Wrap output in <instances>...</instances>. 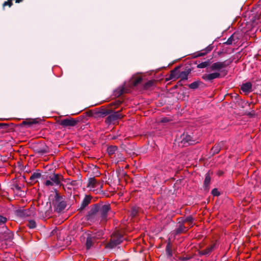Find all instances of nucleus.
<instances>
[{
	"label": "nucleus",
	"mask_w": 261,
	"mask_h": 261,
	"mask_svg": "<svg viewBox=\"0 0 261 261\" xmlns=\"http://www.w3.org/2000/svg\"><path fill=\"white\" fill-rule=\"evenodd\" d=\"M230 61L217 62L213 63L207 69L209 71H214L212 73H205L202 75V78L205 81H212L214 79L221 77L222 69L229 65ZM208 71V70H207Z\"/></svg>",
	"instance_id": "nucleus-1"
},
{
	"label": "nucleus",
	"mask_w": 261,
	"mask_h": 261,
	"mask_svg": "<svg viewBox=\"0 0 261 261\" xmlns=\"http://www.w3.org/2000/svg\"><path fill=\"white\" fill-rule=\"evenodd\" d=\"M103 187V181L97 180L94 177L90 178L87 185V187L90 191H92L96 193L101 191Z\"/></svg>",
	"instance_id": "nucleus-2"
},
{
	"label": "nucleus",
	"mask_w": 261,
	"mask_h": 261,
	"mask_svg": "<svg viewBox=\"0 0 261 261\" xmlns=\"http://www.w3.org/2000/svg\"><path fill=\"white\" fill-rule=\"evenodd\" d=\"M54 205L56 211L60 213L65 209L66 203L63 200L61 196L57 194L55 197Z\"/></svg>",
	"instance_id": "nucleus-3"
},
{
	"label": "nucleus",
	"mask_w": 261,
	"mask_h": 261,
	"mask_svg": "<svg viewBox=\"0 0 261 261\" xmlns=\"http://www.w3.org/2000/svg\"><path fill=\"white\" fill-rule=\"evenodd\" d=\"M83 237L86 239V247L87 249H89L96 241V236L91 232L88 231L83 233Z\"/></svg>",
	"instance_id": "nucleus-4"
},
{
	"label": "nucleus",
	"mask_w": 261,
	"mask_h": 261,
	"mask_svg": "<svg viewBox=\"0 0 261 261\" xmlns=\"http://www.w3.org/2000/svg\"><path fill=\"white\" fill-rule=\"evenodd\" d=\"M61 178L60 175L54 174L49 176V179L45 181L44 184L46 186H59L61 184Z\"/></svg>",
	"instance_id": "nucleus-5"
},
{
	"label": "nucleus",
	"mask_w": 261,
	"mask_h": 261,
	"mask_svg": "<svg viewBox=\"0 0 261 261\" xmlns=\"http://www.w3.org/2000/svg\"><path fill=\"white\" fill-rule=\"evenodd\" d=\"M123 240V237L120 234H114L111 239L110 242L108 244V247L113 248L119 245Z\"/></svg>",
	"instance_id": "nucleus-6"
},
{
	"label": "nucleus",
	"mask_w": 261,
	"mask_h": 261,
	"mask_svg": "<svg viewBox=\"0 0 261 261\" xmlns=\"http://www.w3.org/2000/svg\"><path fill=\"white\" fill-rule=\"evenodd\" d=\"M181 77L182 80H187L188 79V73L186 72H182L179 75L178 74L177 71L174 70L171 71L169 75V79L171 80H174L178 77Z\"/></svg>",
	"instance_id": "nucleus-7"
},
{
	"label": "nucleus",
	"mask_w": 261,
	"mask_h": 261,
	"mask_svg": "<svg viewBox=\"0 0 261 261\" xmlns=\"http://www.w3.org/2000/svg\"><path fill=\"white\" fill-rule=\"evenodd\" d=\"M77 121L73 118H66L60 120L59 123L63 127L74 126H75Z\"/></svg>",
	"instance_id": "nucleus-8"
},
{
	"label": "nucleus",
	"mask_w": 261,
	"mask_h": 261,
	"mask_svg": "<svg viewBox=\"0 0 261 261\" xmlns=\"http://www.w3.org/2000/svg\"><path fill=\"white\" fill-rule=\"evenodd\" d=\"M120 118H121V115L119 112H116L108 116L106 118L105 122L107 124H110L111 123L114 122Z\"/></svg>",
	"instance_id": "nucleus-9"
},
{
	"label": "nucleus",
	"mask_w": 261,
	"mask_h": 261,
	"mask_svg": "<svg viewBox=\"0 0 261 261\" xmlns=\"http://www.w3.org/2000/svg\"><path fill=\"white\" fill-rule=\"evenodd\" d=\"M186 224L185 223H180V222H178V228L175 230L176 234H180L184 232H186L188 229V226H186L185 225Z\"/></svg>",
	"instance_id": "nucleus-10"
},
{
	"label": "nucleus",
	"mask_w": 261,
	"mask_h": 261,
	"mask_svg": "<svg viewBox=\"0 0 261 261\" xmlns=\"http://www.w3.org/2000/svg\"><path fill=\"white\" fill-rule=\"evenodd\" d=\"M252 84L250 82H247L243 84L241 86V90L245 93H248L252 91Z\"/></svg>",
	"instance_id": "nucleus-11"
},
{
	"label": "nucleus",
	"mask_w": 261,
	"mask_h": 261,
	"mask_svg": "<svg viewBox=\"0 0 261 261\" xmlns=\"http://www.w3.org/2000/svg\"><path fill=\"white\" fill-rule=\"evenodd\" d=\"M110 207L108 205H103L100 209V213L102 220H105L107 217V213L110 211Z\"/></svg>",
	"instance_id": "nucleus-12"
},
{
	"label": "nucleus",
	"mask_w": 261,
	"mask_h": 261,
	"mask_svg": "<svg viewBox=\"0 0 261 261\" xmlns=\"http://www.w3.org/2000/svg\"><path fill=\"white\" fill-rule=\"evenodd\" d=\"M182 222L185 224H187L189 227H192L194 225L193 218L190 216L183 219Z\"/></svg>",
	"instance_id": "nucleus-13"
},
{
	"label": "nucleus",
	"mask_w": 261,
	"mask_h": 261,
	"mask_svg": "<svg viewBox=\"0 0 261 261\" xmlns=\"http://www.w3.org/2000/svg\"><path fill=\"white\" fill-rule=\"evenodd\" d=\"M142 80V78L141 76H138L133 79L132 81L131 84L133 86H137L138 84L140 83Z\"/></svg>",
	"instance_id": "nucleus-14"
},
{
	"label": "nucleus",
	"mask_w": 261,
	"mask_h": 261,
	"mask_svg": "<svg viewBox=\"0 0 261 261\" xmlns=\"http://www.w3.org/2000/svg\"><path fill=\"white\" fill-rule=\"evenodd\" d=\"M117 147L115 146H111L108 148L107 151L109 155L113 154L117 150Z\"/></svg>",
	"instance_id": "nucleus-15"
},
{
	"label": "nucleus",
	"mask_w": 261,
	"mask_h": 261,
	"mask_svg": "<svg viewBox=\"0 0 261 261\" xmlns=\"http://www.w3.org/2000/svg\"><path fill=\"white\" fill-rule=\"evenodd\" d=\"M201 82L199 81H195L189 85V87L192 89H197L200 85Z\"/></svg>",
	"instance_id": "nucleus-16"
},
{
	"label": "nucleus",
	"mask_w": 261,
	"mask_h": 261,
	"mask_svg": "<svg viewBox=\"0 0 261 261\" xmlns=\"http://www.w3.org/2000/svg\"><path fill=\"white\" fill-rule=\"evenodd\" d=\"M210 64L209 61H205L201 62L197 65V67L199 68H204L207 67Z\"/></svg>",
	"instance_id": "nucleus-17"
},
{
	"label": "nucleus",
	"mask_w": 261,
	"mask_h": 261,
	"mask_svg": "<svg viewBox=\"0 0 261 261\" xmlns=\"http://www.w3.org/2000/svg\"><path fill=\"white\" fill-rule=\"evenodd\" d=\"M216 247L215 244H213L211 245L210 247L207 248L206 249L203 251V254H207L211 252Z\"/></svg>",
	"instance_id": "nucleus-18"
},
{
	"label": "nucleus",
	"mask_w": 261,
	"mask_h": 261,
	"mask_svg": "<svg viewBox=\"0 0 261 261\" xmlns=\"http://www.w3.org/2000/svg\"><path fill=\"white\" fill-rule=\"evenodd\" d=\"M41 177V174L40 173H34L30 177V179L31 180L33 181L36 179L39 178Z\"/></svg>",
	"instance_id": "nucleus-19"
},
{
	"label": "nucleus",
	"mask_w": 261,
	"mask_h": 261,
	"mask_svg": "<svg viewBox=\"0 0 261 261\" xmlns=\"http://www.w3.org/2000/svg\"><path fill=\"white\" fill-rule=\"evenodd\" d=\"M30 228L33 229L36 227V224L34 220H30L27 224Z\"/></svg>",
	"instance_id": "nucleus-20"
},
{
	"label": "nucleus",
	"mask_w": 261,
	"mask_h": 261,
	"mask_svg": "<svg viewBox=\"0 0 261 261\" xmlns=\"http://www.w3.org/2000/svg\"><path fill=\"white\" fill-rule=\"evenodd\" d=\"M138 212V208L136 207H133L132 208L131 210V215L133 217H135L137 214V213Z\"/></svg>",
	"instance_id": "nucleus-21"
},
{
	"label": "nucleus",
	"mask_w": 261,
	"mask_h": 261,
	"mask_svg": "<svg viewBox=\"0 0 261 261\" xmlns=\"http://www.w3.org/2000/svg\"><path fill=\"white\" fill-rule=\"evenodd\" d=\"M210 181H211V177L208 175H207L205 176V179L204 181V185L205 186H207L210 184Z\"/></svg>",
	"instance_id": "nucleus-22"
},
{
	"label": "nucleus",
	"mask_w": 261,
	"mask_h": 261,
	"mask_svg": "<svg viewBox=\"0 0 261 261\" xmlns=\"http://www.w3.org/2000/svg\"><path fill=\"white\" fill-rule=\"evenodd\" d=\"M93 234H94L96 236V240L97 239H99L101 238L103 235V233L102 231H99L97 232L96 233H92Z\"/></svg>",
	"instance_id": "nucleus-23"
},
{
	"label": "nucleus",
	"mask_w": 261,
	"mask_h": 261,
	"mask_svg": "<svg viewBox=\"0 0 261 261\" xmlns=\"http://www.w3.org/2000/svg\"><path fill=\"white\" fill-rule=\"evenodd\" d=\"M12 5V0H8L6 2H5L3 5V7L8 6L9 7H11Z\"/></svg>",
	"instance_id": "nucleus-24"
},
{
	"label": "nucleus",
	"mask_w": 261,
	"mask_h": 261,
	"mask_svg": "<svg viewBox=\"0 0 261 261\" xmlns=\"http://www.w3.org/2000/svg\"><path fill=\"white\" fill-rule=\"evenodd\" d=\"M7 221V218L0 215V225L5 224Z\"/></svg>",
	"instance_id": "nucleus-25"
},
{
	"label": "nucleus",
	"mask_w": 261,
	"mask_h": 261,
	"mask_svg": "<svg viewBox=\"0 0 261 261\" xmlns=\"http://www.w3.org/2000/svg\"><path fill=\"white\" fill-rule=\"evenodd\" d=\"M153 84H154V82L152 81H148V82H147L144 87L145 88H148L151 86H152L153 85Z\"/></svg>",
	"instance_id": "nucleus-26"
},
{
	"label": "nucleus",
	"mask_w": 261,
	"mask_h": 261,
	"mask_svg": "<svg viewBox=\"0 0 261 261\" xmlns=\"http://www.w3.org/2000/svg\"><path fill=\"white\" fill-rule=\"evenodd\" d=\"M212 194H213V195L214 196H218L220 194L219 192H218V191L216 189H213L212 190Z\"/></svg>",
	"instance_id": "nucleus-27"
},
{
	"label": "nucleus",
	"mask_w": 261,
	"mask_h": 261,
	"mask_svg": "<svg viewBox=\"0 0 261 261\" xmlns=\"http://www.w3.org/2000/svg\"><path fill=\"white\" fill-rule=\"evenodd\" d=\"M117 93H116V95L119 96L123 93V89H120L116 91Z\"/></svg>",
	"instance_id": "nucleus-28"
},
{
	"label": "nucleus",
	"mask_w": 261,
	"mask_h": 261,
	"mask_svg": "<svg viewBox=\"0 0 261 261\" xmlns=\"http://www.w3.org/2000/svg\"><path fill=\"white\" fill-rule=\"evenodd\" d=\"M90 200L87 199V198H85L84 200L83 203H85V204L86 205L89 203Z\"/></svg>",
	"instance_id": "nucleus-29"
},
{
	"label": "nucleus",
	"mask_w": 261,
	"mask_h": 261,
	"mask_svg": "<svg viewBox=\"0 0 261 261\" xmlns=\"http://www.w3.org/2000/svg\"><path fill=\"white\" fill-rule=\"evenodd\" d=\"M226 44H231V43H232V40H231V37H230V38H229L227 40V41H226Z\"/></svg>",
	"instance_id": "nucleus-30"
},
{
	"label": "nucleus",
	"mask_w": 261,
	"mask_h": 261,
	"mask_svg": "<svg viewBox=\"0 0 261 261\" xmlns=\"http://www.w3.org/2000/svg\"><path fill=\"white\" fill-rule=\"evenodd\" d=\"M213 149H214V150H215V151L216 150H217V152H216L217 153H218V152H219V149H218V148L217 146H215V147H214L213 148Z\"/></svg>",
	"instance_id": "nucleus-31"
},
{
	"label": "nucleus",
	"mask_w": 261,
	"mask_h": 261,
	"mask_svg": "<svg viewBox=\"0 0 261 261\" xmlns=\"http://www.w3.org/2000/svg\"><path fill=\"white\" fill-rule=\"evenodd\" d=\"M16 3H19L23 1V0H15Z\"/></svg>",
	"instance_id": "nucleus-32"
},
{
	"label": "nucleus",
	"mask_w": 261,
	"mask_h": 261,
	"mask_svg": "<svg viewBox=\"0 0 261 261\" xmlns=\"http://www.w3.org/2000/svg\"><path fill=\"white\" fill-rule=\"evenodd\" d=\"M5 125V124H0V127H2V126Z\"/></svg>",
	"instance_id": "nucleus-33"
},
{
	"label": "nucleus",
	"mask_w": 261,
	"mask_h": 261,
	"mask_svg": "<svg viewBox=\"0 0 261 261\" xmlns=\"http://www.w3.org/2000/svg\"><path fill=\"white\" fill-rule=\"evenodd\" d=\"M204 55V54H201L199 55V56H203V55Z\"/></svg>",
	"instance_id": "nucleus-34"
}]
</instances>
